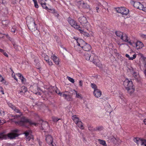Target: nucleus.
<instances>
[{
  "instance_id": "nucleus-1",
  "label": "nucleus",
  "mask_w": 146,
  "mask_h": 146,
  "mask_svg": "<svg viewBox=\"0 0 146 146\" xmlns=\"http://www.w3.org/2000/svg\"><path fill=\"white\" fill-rule=\"evenodd\" d=\"M27 25L29 30L33 32L36 36L39 35L40 34L37 29V25L35 24L34 20L33 18H30L27 21Z\"/></svg>"
},
{
  "instance_id": "nucleus-2",
  "label": "nucleus",
  "mask_w": 146,
  "mask_h": 146,
  "mask_svg": "<svg viewBox=\"0 0 146 146\" xmlns=\"http://www.w3.org/2000/svg\"><path fill=\"white\" fill-rule=\"evenodd\" d=\"M16 124L19 125L27 127L26 125L27 123H29L31 125H34L35 126H37V123L33 122L29 119L25 117H23L21 118V120L17 121H15Z\"/></svg>"
},
{
  "instance_id": "nucleus-3",
  "label": "nucleus",
  "mask_w": 146,
  "mask_h": 146,
  "mask_svg": "<svg viewBox=\"0 0 146 146\" xmlns=\"http://www.w3.org/2000/svg\"><path fill=\"white\" fill-rule=\"evenodd\" d=\"M76 40V44L74 46L75 50L79 53H82V46L85 44V42L82 39H78L77 38H74Z\"/></svg>"
},
{
  "instance_id": "nucleus-4",
  "label": "nucleus",
  "mask_w": 146,
  "mask_h": 146,
  "mask_svg": "<svg viewBox=\"0 0 146 146\" xmlns=\"http://www.w3.org/2000/svg\"><path fill=\"white\" fill-rule=\"evenodd\" d=\"M116 10L117 13H121L123 15H126L129 12L128 9L123 7L116 8Z\"/></svg>"
},
{
  "instance_id": "nucleus-5",
  "label": "nucleus",
  "mask_w": 146,
  "mask_h": 146,
  "mask_svg": "<svg viewBox=\"0 0 146 146\" xmlns=\"http://www.w3.org/2000/svg\"><path fill=\"white\" fill-rule=\"evenodd\" d=\"M123 85L126 90L133 88V84L132 81L127 79L125 80L123 82Z\"/></svg>"
},
{
  "instance_id": "nucleus-6",
  "label": "nucleus",
  "mask_w": 146,
  "mask_h": 146,
  "mask_svg": "<svg viewBox=\"0 0 146 146\" xmlns=\"http://www.w3.org/2000/svg\"><path fill=\"white\" fill-rule=\"evenodd\" d=\"M18 131L19 130L17 129L12 130L11 132L8 134V137L11 139H13L17 137L18 135L17 133Z\"/></svg>"
},
{
  "instance_id": "nucleus-7",
  "label": "nucleus",
  "mask_w": 146,
  "mask_h": 146,
  "mask_svg": "<svg viewBox=\"0 0 146 146\" xmlns=\"http://www.w3.org/2000/svg\"><path fill=\"white\" fill-rule=\"evenodd\" d=\"M68 21L70 24L74 28L79 29L80 28V26L77 25L76 21L71 18H68Z\"/></svg>"
},
{
  "instance_id": "nucleus-8",
  "label": "nucleus",
  "mask_w": 146,
  "mask_h": 146,
  "mask_svg": "<svg viewBox=\"0 0 146 146\" xmlns=\"http://www.w3.org/2000/svg\"><path fill=\"white\" fill-rule=\"evenodd\" d=\"M78 21L83 27H86L88 23V21L85 17L84 16L80 17L79 18Z\"/></svg>"
},
{
  "instance_id": "nucleus-9",
  "label": "nucleus",
  "mask_w": 146,
  "mask_h": 146,
  "mask_svg": "<svg viewBox=\"0 0 146 146\" xmlns=\"http://www.w3.org/2000/svg\"><path fill=\"white\" fill-rule=\"evenodd\" d=\"M134 52H131L129 54H126L125 55V56L128 58L129 60H133L135 59L136 57V54H133Z\"/></svg>"
},
{
  "instance_id": "nucleus-10",
  "label": "nucleus",
  "mask_w": 146,
  "mask_h": 146,
  "mask_svg": "<svg viewBox=\"0 0 146 146\" xmlns=\"http://www.w3.org/2000/svg\"><path fill=\"white\" fill-rule=\"evenodd\" d=\"M82 49L86 51H88L91 49V47L90 45L85 42V44L82 46Z\"/></svg>"
},
{
  "instance_id": "nucleus-11",
  "label": "nucleus",
  "mask_w": 146,
  "mask_h": 146,
  "mask_svg": "<svg viewBox=\"0 0 146 146\" xmlns=\"http://www.w3.org/2000/svg\"><path fill=\"white\" fill-rule=\"evenodd\" d=\"M53 138L50 135L46 136V142L49 144H52L53 143Z\"/></svg>"
},
{
  "instance_id": "nucleus-12",
  "label": "nucleus",
  "mask_w": 146,
  "mask_h": 146,
  "mask_svg": "<svg viewBox=\"0 0 146 146\" xmlns=\"http://www.w3.org/2000/svg\"><path fill=\"white\" fill-rule=\"evenodd\" d=\"M120 38L125 42H128L130 45H132V43L130 42V41H129V40L128 39V37L126 34H123V35Z\"/></svg>"
},
{
  "instance_id": "nucleus-13",
  "label": "nucleus",
  "mask_w": 146,
  "mask_h": 146,
  "mask_svg": "<svg viewBox=\"0 0 146 146\" xmlns=\"http://www.w3.org/2000/svg\"><path fill=\"white\" fill-rule=\"evenodd\" d=\"M134 141L136 142L137 144H138L140 142L141 145L144 144L146 142V140H143V139H140L138 138H135L133 139Z\"/></svg>"
},
{
  "instance_id": "nucleus-14",
  "label": "nucleus",
  "mask_w": 146,
  "mask_h": 146,
  "mask_svg": "<svg viewBox=\"0 0 146 146\" xmlns=\"http://www.w3.org/2000/svg\"><path fill=\"white\" fill-rule=\"evenodd\" d=\"M78 5H79L81 7L84 9H88L89 8V6L84 2L82 1H80L78 2Z\"/></svg>"
},
{
  "instance_id": "nucleus-15",
  "label": "nucleus",
  "mask_w": 146,
  "mask_h": 146,
  "mask_svg": "<svg viewBox=\"0 0 146 146\" xmlns=\"http://www.w3.org/2000/svg\"><path fill=\"white\" fill-rule=\"evenodd\" d=\"M94 94L96 97L98 98L101 95L102 92L100 90L97 89L94 90Z\"/></svg>"
},
{
  "instance_id": "nucleus-16",
  "label": "nucleus",
  "mask_w": 146,
  "mask_h": 146,
  "mask_svg": "<svg viewBox=\"0 0 146 146\" xmlns=\"http://www.w3.org/2000/svg\"><path fill=\"white\" fill-rule=\"evenodd\" d=\"M135 45L136 46L137 49H139L142 48L143 46V43L140 41H137L135 43H134Z\"/></svg>"
},
{
  "instance_id": "nucleus-17",
  "label": "nucleus",
  "mask_w": 146,
  "mask_h": 146,
  "mask_svg": "<svg viewBox=\"0 0 146 146\" xmlns=\"http://www.w3.org/2000/svg\"><path fill=\"white\" fill-rule=\"evenodd\" d=\"M51 58L53 60L54 63L57 65L59 64V58L56 56L54 55H53L51 56Z\"/></svg>"
},
{
  "instance_id": "nucleus-18",
  "label": "nucleus",
  "mask_w": 146,
  "mask_h": 146,
  "mask_svg": "<svg viewBox=\"0 0 146 146\" xmlns=\"http://www.w3.org/2000/svg\"><path fill=\"white\" fill-rule=\"evenodd\" d=\"M143 5L140 3L138 2H135L133 4V6L134 7L139 9H141L142 8Z\"/></svg>"
},
{
  "instance_id": "nucleus-19",
  "label": "nucleus",
  "mask_w": 146,
  "mask_h": 146,
  "mask_svg": "<svg viewBox=\"0 0 146 146\" xmlns=\"http://www.w3.org/2000/svg\"><path fill=\"white\" fill-rule=\"evenodd\" d=\"M110 139L111 141L115 144H116L117 142L119 143L121 142V140L119 139H116L113 136L110 137Z\"/></svg>"
},
{
  "instance_id": "nucleus-20",
  "label": "nucleus",
  "mask_w": 146,
  "mask_h": 146,
  "mask_svg": "<svg viewBox=\"0 0 146 146\" xmlns=\"http://www.w3.org/2000/svg\"><path fill=\"white\" fill-rule=\"evenodd\" d=\"M41 125L42 126L40 128L42 130L46 129V128L48 127V123L46 122H42L41 123Z\"/></svg>"
},
{
  "instance_id": "nucleus-21",
  "label": "nucleus",
  "mask_w": 146,
  "mask_h": 146,
  "mask_svg": "<svg viewBox=\"0 0 146 146\" xmlns=\"http://www.w3.org/2000/svg\"><path fill=\"white\" fill-rule=\"evenodd\" d=\"M62 96L68 101H70L72 100V98L69 95H67L64 93L62 94Z\"/></svg>"
},
{
  "instance_id": "nucleus-22",
  "label": "nucleus",
  "mask_w": 146,
  "mask_h": 146,
  "mask_svg": "<svg viewBox=\"0 0 146 146\" xmlns=\"http://www.w3.org/2000/svg\"><path fill=\"white\" fill-rule=\"evenodd\" d=\"M72 119L76 124L77 123L80 121L78 117L76 115L72 116Z\"/></svg>"
},
{
  "instance_id": "nucleus-23",
  "label": "nucleus",
  "mask_w": 146,
  "mask_h": 146,
  "mask_svg": "<svg viewBox=\"0 0 146 146\" xmlns=\"http://www.w3.org/2000/svg\"><path fill=\"white\" fill-rule=\"evenodd\" d=\"M84 56L86 60H90V57H91V55L90 54L87 53H86Z\"/></svg>"
},
{
  "instance_id": "nucleus-24",
  "label": "nucleus",
  "mask_w": 146,
  "mask_h": 146,
  "mask_svg": "<svg viewBox=\"0 0 146 146\" xmlns=\"http://www.w3.org/2000/svg\"><path fill=\"white\" fill-rule=\"evenodd\" d=\"M115 34L117 36L119 37L120 38L123 34V33L120 31H117L115 32Z\"/></svg>"
},
{
  "instance_id": "nucleus-25",
  "label": "nucleus",
  "mask_w": 146,
  "mask_h": 146,
  "mask_svg": "<svg viewBox=\"0 0 146 146\" xmlns=\"http://www.w3.org/2000/svg\"><path fill=\"white\" fill-rule=\"evenodd\" d=\"M76 124L80 128L82 129H84V127L82 125V122H81L80 121H79L77 123H76Z\"/></svg>"
},
{
  "instance_id": "nucleus-26",
  "label": "nucleus",
  "mask_w": 146,
  "mask_h": 146,
  "mask_svg": "<svg viewBox=\"0 0 146 146\" xmlns=\"http://www.w3.org/2000/svg\"><path fill=\"white\" fill-rule=\"evenodd\" d=\"M16 75L18 77H19V78H20L21 77L22 78V82L23 83L25 81V78H24V77L21 74L19 73L18 74H16Z\"/></svg>"
},
{
  "instance_id": "nucleus-27",
  "label": "nucleus",
  "mask_w": 146,
  "mask_h": 146,
  "mask_svg": "<svg viewBox=\"0 0 146 146\" xmlns=\"http://www.w3.org/2000/svg\"><path fill=\"white\" fill-rule=\"evenodd\" d=\"M98 141L99 142V143L100 144L104 146L106 145V143L105 141L100 139H98Z\"/></svg>"
},
{
  "instance_id": "nucleus-28",
  "label": "nucleus",
  "mask_w": 146,
  "mask_h": 146,
  "mask_svg": "<svg viewBox=\"0 0 146 146\" xmlns=\"http://www.w3.org/2000/svg\"><path fill=\"white\" fill-rule=\"evenodd\" d=\"M99 6L101 7L102 6L104 7L105 9V7H106L108 6V3L106 2H103L102 4H100V5H99Z\"/></svg>"
},
{
  "instance_id": "nucleus-29",
  "label": "nucleus",
  "mask_w": 146,
  "mask_h": 146,
  "mask_svg": "<svg viewBox=\"0 0 146 146\" xmlns=\"http://www.w3.org/2000/svg\"><path fill=\"white\" fill-rule=\"evenodd\" d=\"M79 30L80 31V32L84 36H87V37H88L90 36L89 35V33H87L86 32L84 31H83L80 29H79Z\"/></svg>"
},
{
  "instance_id": "nucleus-30",
  "label": "nucleus",
  "mask_w": 146,
  "mask_h": 146,
  "mask_svg": "<svg viewBox=\"0 0 146 146\" xmlns=\"http://www.w3.org/2000/svg\"><path fill=\"white\" fill-rule=\"evenodd\" d=\"M127 90L129 94H131L134 92L135 89L133 88H132Z\"/></svg>"
},
{
  "instance_id": "nucleus-31",
  "label": "nucleus",
  "mask_w": 146,
  "mask_h": 146,
  "mask_svg": "<svg viewBox=\"0 0 146 146\" xmlns=\"http://www.w3.org/2000/svg\"><path fill=\"white\" fill-rule=\"evenodd\" d=\"M9 23V21L7 20L3 21H2V23L4 26H6Z\"/></svg>"
},
{
  "instance_id": "nucleus-32",
  "label": "nucleus",
  "mask_w": 146,
  "mask_h": 146,
  "mask_svg": "<svg viewBox=\"0 0 146 146\" xmlns=\"http://www.w3.org/2000/svg\"><path fill=\"white\" fill-rule=\"evenodd\" d=\"M13 110L14 111H15L17 113H19L21 114V115H22V112L20 111L19 109L15 107V108H14L13 109Z\"/></svg>"
},
{
  "instance_id": "nucleus-33",
  "label": "nucleus",
  "mask_w": 146,
  "mask_h": 146,
  "mask_svg": "<svg viewBox=\"0 0 146 146\" xmlns=\"http://www.w3.org/2000/svg\"><path fill=\"white\" fill-rule=\"evenodd\" d=\"M11 31L14 33H17V27H15V26L13 27L11 29Z\"/></svg>"
},
{
  "instance_id": "nucleus-34",
  "label": "nucleus",
  "mask_w": 146,
  "mask_h": 146,
  "mask_svg": "<svg viewBox=\"0 0 146 146\" xmlns=\"http://www.w3.org/2000/svg\"><path fill=\"white\" fill-rule=\"evenodd\" d=\"M92 62L96 66H99L100 64V63L98 60H93Z\"/></svg>"
},
{
  "instance_id": "nucleus-35",
  "label": "nucleus",
  "mask_w": 146,
  "mask_h": 146,
  "mask_svg": "<svg viewBox=\"0 0 146 146\" xmlns=\"http://www.w3.org/2000/svg\"><path fill=\"white\" fill-rule=\"evenodd\" d=\"M40 4L42 5V7L44 9H47L48 8V7H46V3L45 2H44V3H41Z\"/></svg>"
},
{
  "instance_id": "nucleus-36",
  "label": "nucleus",
  "mask_w": 146,
  "mask_h": 146,
  "mask_svg": "<svg viewBox=\"0 0 146 146\" xmlns=\"http://www.w3.org/2000/svg\"><path fill=\"white\" fill-rule=\"evenodd\" d=\"M74 91L76 93V97L78 98H80L81 99H82V96H81L80 94L79 93H77L76 91V90H74Z\"/></svg>"
},
{
  "instance_id": "nucleus-37",
  "label": "nucleus",
  "mask_w": 146,
  "mask_h": 146,
  "mask_svg": "<svg viewBox=\"0 0 146 146\" xmlns=\"http://www.w3.org/2000/svg\"><path fill=\"white\" fill-rule=\"evenodd\" d=\"M133 75L134 77L136 79H137L139 77L138 74L137 72H134L133 73Z\"/></svg>"
},
{
  "instance_id": "nucleus-38",
  "label": "nucleus",
  "mask_w": 146,
  "mask_h": 146,
  "mask_svg": "<svg viewBox=\"0 0 146 146\" xmlns=\"http://www.w3.org/2000/svg\"><path fill=\"white\" fill-rule=\"evenodd\" d=\"M22 92H23L25 93L27 92V88L25 87V86H23L22 87Z\"/></svg>"
},
{
  "instance_id": "nucleus-39",
  "label": "nucleus",
  "mask_w": 146,
  "mask_h": 146,
  "mask_svg": "<svg viewBox=\"0 0 146 146\" xmlns=\"http://www.w3.org/2000/svg\"><path fill=\"white\" fill-rule=\"evenodd\" d=\"M67 78H68V80L69 81H70V82H71L72 83H74V80L72 78L69 76H67Z\"/></svg>"
},
{
  "instance_id": "nucleus-40",
  "label": "nucleus",
  "mask_w": 146,
  "mask_h": 146,
  "mask_svg": "<svg viewBox=\"0 0 146 146\" xmlns=\"http://www.w3.org/2000/svg\"><path fill=\"white\" fill-rule=\"evenodd\" d=\"M6 137L5 135L3 133H0V138L5 139Z\"/></svg>"
},
{
  "instance_id": "nucleus-41",
  "label": "nucleus",
  "mask_w": 146,
  "mask_h": 146,
  "mask_svg": "<svg viewBox=\"0 0 146 146\" xmlns=\"http://www.w3.org/2000/svg\"><path fill=\"white\" fill-rule=\"evenodd\" d=\"M53 121L54 122H57L58 120L60 119H58L56 117H53L52 118Z\"/></svg>"
},
{
  "instance_id": "nucleus-42",
  "label": "nucleus",
  "mask_w": 146,
  "mask_h": 146,
  "mask_svg": "<svg viewBox=\"0 0 146 146\" xmlns=\"http://www.w3.org/2000/svg\"><path fill=\"white\" fill-rule=\"evenodd\" d=\"M91 86L92 88H94V90L98 89L97 88V87L96 86V85L94 84H91Z\"/></svg>"
},
{
  "instance_id": "nucleus-43",
  "label": "nucleus",
  "mask_w": 146,
  "mask_h": 146,
  "mask_svg": "<svg viewBox=\"0 0 146 146\" xmlns=\"http://www.w3.org/2000/svg\"><path fill=\"white\" fill-rule=\"evenodd\" d=\"M55 92L57 94H58L61 96H62V94L64 93L63 92L62 93L60 92V91L58 90H56L55 91Z\"/></svg>"
},
{
  "instance_id": "nucleus-44",
  "label": "nucleus",
  "mask_w": 146,
  "mask_h": 146,
  "mask_svg": "<svg viewBox=\"0 0 146 146\" xmlns=\"http://www.w3.org/2000/svg\"><path fill=\"white\" fill-rule=\"evenodd\" d=\"M102 129V127H97L96 128V129H94V130L95 131H100Z\"/></svg>"
},
{
  "instance_id": "nucleus-45",
  "label": "nucleus",
  "mask_w": 146,
  "mask_h": 146,
  "mask_svg": "<svg viewBox=\"0 0 146 146\" xmlns=\"http://www.w3.org/2000/svg\"><path fill=\"white\" fill-rule=\"evenodd\" d=\"M46 62L50 66H52V62L49 59L48 60H47V61H46Z\"/></svg>"
},
{
  "instance_id": "nucleus-46",
  "label": "nucleus",
  "mask_w": 146,
  "mask_h": 146,
  "mask_svg": "<svg viewBox=\"0 0 146 146\" xmlns=\"http://www.w3.org/2000/svg\"><path fill=\"white\" fill-rule=\"evenodd\" d=\"M24 134L25 135L26 137H28V136H29V131H26L25 132Z\"/></svg>"
},
{
  "instance_id": "nucleus-47",
  "label": "nucleus",
  "mask_w": 146,
  "mask_h": 146,
  "mask_svg": "<svg viewBox=\"0 0 146 146\" xmlns=\"http://www.w3.org/2000/svg\"><path fill=\"white\" fill-rule=\"evenodd\" d=\"M9 107H10L13 110V109L15 108V106H13V105L11 104H9Z\"/></svg>"
},
{
  "instance_id": "nucleus-48",
  "label": "nucleus",
  "mask_w": 146,
  "mask_h": 146,
  "mask_svg": "<svg viewBox=\"0 0 146 146\" xmlns=\"http://www.w3.org/2000/svg\"><path fill=\"white\" fill-rule=\"evenodd\" d=\"M144 64V66L146 68H145V70L144 71V74L146 76V60L145 61Z\"/></svg>"
},
{
  "instance_id": "nucleus-49",
  "label": "nucleus",
  "mask_w": 146,
  "mask_h": 146,
  "mask_svg": "<svg viewBox=\"0 0 146 146\" xmlns=\"http://www.w3.org/2000/svg\"><path fill=\"white\" fill-rule=\"evenodd\" d=\"M44 59L46 62L49 59V57L47 55L45 56Z\"/></svg>"
},
{
  "instance_id": "nucleus-50",
  "label": "nucleus",
  "mask_w": 146,
  "mask_h": 146,
  "mask_svg": "<svg viewBox=\"0 0 146 146\" xmlns=\"http://www.w3.org/2000/svg\"><path fill=\"white\" fill-rule=\"evenodd\" d=\"M140 10H142L144 12H146V7H143V5L142 8Z\"/></svg>"
},
{
  "instance_id": "nucleus-51",
  "label": "nucleus",
  "mask_w": 146,
  "mask_h": 146,
  "mask_svg": "<svg viewBox=\"0 0 146 146\" xmlns=\"http://www.w3.org/2000/svg\"><path fill=\"white\" fill-rule=\"evenodd\" d=\"M83 82L82 80H80L79 82V85L81 86H82Z\"/></svg>"
},
{
  "instance_id": "nucleus-52",
  "label": "nucleus",
  "mask_w": 146,
  "mask_h": 146,
  "mask_svg": "<svg viewBox=\"0 0 146 146\" xmlns=\"http://www.w3.org/2000/svg\"><path fill=\"white\" fill-rule=\"evenodd\" d=\"M35 4V7L36 8H38V4H37V2L35 3H34Z\"/></svg>"
},
{
  "instance_id": "nucleus-53",
  "label": "nucleus",
  "mask_w": 146,
  "mask_h": 146,
  "mask_svg": "<svg viewBox=\"0 0 146 146\" xmlns=\"http://www.w3.org/2000/svg\"><path fill=\"white\" fill-rule=\"evenodd\" d=\"M4 80V78H3L0 75V81L1 82H3Z\"/></svg>"
},
{
  "instance_id": "nucleus-54",
  "label": "nucleus",
  "mask_w": 146,
  "mask_h": 146,
  "mask_svg": "<svg viewBox=\"0 0 146 146\" xmlns=\"http://www.w3.org/2000/svg\"><path fill=\"white\" fill-rule=\"evenodd\" d=\"M3 54L6 57H8V55L7 54L6 52H4H4H3Z\"/></svg>"
},
{
  "instance_id": "nucleus-55",
  "label": "nucleus",
  "mask_w": 146,
  "mask_h": 146,
  "mask_svg": "<svg viewBox=\"0 0 146 146\" xmlns=\"http://www.w3.org/2000/svg\"><path fill=\"white\" fill-rule=\"evenodd\" d=\"M6 36L7 37V38H8L10 40L12 41L13 40V39L12 38H11L8 35H7Z\"/></svg>"
},
{
  "instance_id": "nucleus-56",
  "label": "nucleus",
  "mask_w": 146,
  "mask_h": 146,
  "mask_svg": "<svg viewBox=\"0 0 146 146\" xmlns=\"http://www.w3.org/2000/svg\"><path fill=\"white\" fill-rule=\"evenodd\" d=\"M98 6H99V7H96V9L98 13V10L100 9V8L101 9V7H100L99 5H98Z\"/></svg>"
},
{
  "instance_id": "nucleus-57",
  "label": "nucleus",
  "mask_w": 146,
  "mask_h": 146,
  "mask_svg": "<svg viewBox=\"0 0 146 146\" xmlns=\"http://www.w3.org/2000/svg\"><path fill=\"white\" fill-rule=\"evenodd\" d=\"M45 1H46V0H45ZM38 1L39 3H40V4H41V3H44V0H38Z\"/></svg>"
},
{
  "instance_id": "nucleus-58",
  "label": "nucleus",
  "mask_w": 146,
  "mask_h": 146,
  "mask_svg": "<svg viewBox=\"0 0 146 146\" xmlns=\"http://www.w3.org/2000/svg\"><path fill=\"white\" fill-rule=\"evenodd\" d=\"M12 76L14 78V79L16 80V81L17 82L18 81L17 79L16 78L15 75H13V74H12Z\"/></svg>"
},
{
  "instance_id": "nucleus-59",
  "label": "nucleus",
  "mask_w": 146,
  "mask_h": 146,
  "mask_svg": "<svg viewBox=\"0 0 146 146\" xmlns=\"http://www.w3.org/2000/svg\"><path fill=\"white\" fill-rule=\"evenodd\" d=\"M26 140L27 141H29L31 139V137H29V136L28 137H26Z\"/></svg>"
},
{
  "instance_id": "nucleus-60",
  "label": "nucleus",
  "mask_w": 146,
  "mask_h": 146,
  "mask_svg": "<svg viewBox=\"0 0 146 146\" xmlns=\"http://www.w3.org/2000/svg\"><path fill=\"white\" fill-rule=\"evenodd\" d=\"M5 121H4V120H3L2 121H1V122H0V124H1V125H2V124H3L4 123H5Z\"/></svg>"
},
{
  "instance_id": "nucleus-61",
  "label": "nucleus",
  "mask_w": 146,
  "mask_h": 146,
  "mask_svg": "<svg viewBox=\"0 0 146 146\" xmlns=\"http://www.w3.org/2000/svg\"><path fill=\"white\" fill-rule=\"evenodd\" d=\"M0 91L2 92V94H4L3 90L2 88V89H1V90H0Z\"/></svg>"
},
{
  "instance_id": "nucleus-62",
  "label": "nucleus",
  "mask_w": 146,
  "mask_h": 146,
  "mask_svg": "<svg viewBox=\"0 0 146 146\" xmlns=\"http://www.w3.org/2000/svg\"><path fill=\"white\" fill-rule=\"evenodd\" d=\"M20 117V115H16L14 116L15 118L19 117Z\"/></svg>"
},
{
  "instance_id": "nucleus-63",
  "label": "nucleus",
  "mask_w": 146,
  "mask_h": 146,
  "mask_svg": "<svg viewBox=\"0 0 146 146\" xmlns=\"http://www.w3.org/2000/svg\"><path fill=\"white\" fill-rule=\"evenodd\" d=\"M141 36L143 38H146V35H141Z\"/></svg>"
},
{
  "instance_id": "nucleus-64",
  "label": "nucleus",
  "mask_w": 146,
  "mask_h": 146,
  "mask_svg": "<svg viewBox=\"0 0 146 146\" xmlns=\"http://www.w3.org/2000/svg\"><path fill=\"white\" fill-rule=\"evenodd\" d=\"M143 122L145 125H146V119H145L143 120Z\"/></svg>"
}]
</instances>
